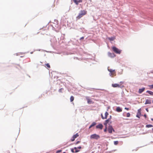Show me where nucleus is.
<instances>
[{
	"label": "nucleus",
	"instance_id": "f257e3e1",
	"mask_svg": "<svg viewBox=\"0 0 153 153\" xmlns=\"http://www.w3.org/2000/svg\"><path fill=\"white\" fill-rule=\"evenodd\" d=\"M87 12L85 10H81L79 14L76 17L77 19H79L83 16L87 14Z\"/></svg>",
	"mask_w": 153,
	"mask_h": 153
},
{
	"label": "nucleus",
	"instance_id": "f03ea898",
	"mask_svg": "<svg viewBox=\"0 0 153 153\" xmlns=\"http://www.w3.org/2000/svg\"><path fill=\"white\" fill-rule=\"evenodd\" d=\"M108 70L110 72L109 75L110 76L113 77L116 75V72L114 70L108 68Z\"/></svg>",
	"mask_w": 153,
	"mask_h": 153
},
{
	"label": "nucleus",
	"instance_id": "7ed1b4c3",
	"mask_svg": "<svg viewBox=\"0 0 153 153\" xmlns=\"http://www.w3.org/2000/svg\"><path fill=\"white\" fill-rule=\"evenodd\" d=\"M100 137L99 135L95 134H92L90 137L91 139H95L96 140H98Z\"/></svg>",
	"mask_w": 153,
	"mask_h": 153
},
{
	"label": "nucleus",
	"instance_id": "20e7f679",
	"mask_svg": "<svg viewBox=\"0 0 153 153\" xmlns=\"http://www.w3.org/2000/svg\"><path fill=\"white\" fill-rule=\"evenodd\" d=\"M112 49L113 51L116 53L120 54L121 53V50H119L115 47H113Z\"/></svg>",
	"mask_w": 153,
	"mask_h": 153
},
{
	"label": "nucleus",
	"instance_id": "39448f33",
	"mask_svg": "<svg viewBox=\"0 0 153 153\" xmlns=\"http://www.w3.org/2000/svg\"><path fill=\"white\" fill-rule=\"evenodd\" d=\"M108 130V132L110 133H112V131H113L114 132V130L111 126H109Z\"/></svg>",
	"mask_w": 153,
	"mask_h": 153
},
{
	"label": "nucleus",
	"instance_id": "423d86ee",
	"mask_svg": "<svg viewBox=\"0 0 153 153\" xmlns=\"http://www.w3.org/2000/svg\"><path fill=\"white\" fill-rule=\"evenodd\" d=\"M79 136L78 133H76L74 135L71 139V141H73L75 140V138H77Z\"/></svg>",
	"mask_w": 153,
	"mask_h": 153
},
{
	"label": "nucleus",
	"instance_id": "0eeeda50",
	"mask_svg": "<svg viewBox=\"0 0 153 153\" xmlns=\"http://www.w3.org/2000/svg\"><path fill=\"white\" fill-rule=\"evenodd\" d=\"M86 98L87 101L88 103V104H91V103H93L94 102L92 101L88 97H86Z\"/></svg>",
	"mask_w": 153,
	"mask_h": 153
},
{
	"label": "nucleus",
	"instance_id": "6e6552de",
	"mask_svg": "<svg viewBox=\"0 0 153 153\" xmlns=\"http://www.w3.org/2000/svg\"><path fill=\"white\" fill-rule=\"evenodd\" d=\"M103 126L101 124H100L96 126L97 128H99L100 129H102L103 128Z\"/></svg>",
	"mask_w": 153,
	"mask_h": 153
},
{
	"label": "nucleus",
	"instance_id": "1a4fd4ad",
	"mask_svg": "<svg viewBox=\"0 0 153 153\" xmlns=\"http://www.w3.org/2000/svg\"><path fill=\"white\" fill-rule=\"evenodd\" d=\"M108 56L111 57H114L115 56V55L113 53L108 52Z\"/></svg>",
	"mask_w": 153,
	"mask_h": 153
},
{
	"label": "nucleus",
	"instance_id": "9d476101",
	"mask_svg": "<svg viewBox=\"0 0 153 153\" xmlns=\"http://www.w3.org/2000/svg\"><path fill=\"white\" fill-rule=\"evenodd\" d=\"M145 88L143 87L139 89L138 92L139 94H141L145 90Z\"/></svg>",
	"mask_w": 153,
	"mask_h": 153
},
{
	"label": "nucleus",
	"instance_id": "9b49d317",
	"mask_svg": "<svg viewBox=\"0 0 153 153\" xmlns=\"http://www.w3.org/2000/svg\"><path fill=\"white\" fill-rule=\"evenodd\" d=\"M151 100H149L148 99H146V102L145 103V105L147 104H151Z\"/></svg>",
	"mask_w": 153,
	"mask_h": 153
},
{
	"label": "nucleus",
	"instance_id": "f8f14e48",
	"mask_svg": "<svg viewBox=\"0 0 153 153\" xmlns=\"http://www.w3.org/2000/svg\"><path fill=\"white\" fill-rule=\"evenodd\" d=\"M110 121V119H109L106 120L104 123V124L105 126H107V124Z\"/></svg>",
	"mask_w": 153,
	"mask_h": 153
},
{
	"label": "nucleus",
	"instance_id": "ddd939ff",
	"mask_svg": "<svg viewBox=\"0 0 153 153\" xmlns=\"http://www.w3.org/2000/svg\"><path fill=\"white\" fill-rule=\"evenodd\" d=\"M112 86L113 87H114V88L117 87H119L120 86V85L119 84H112Z\"/></svg>",
	"mask_w": 153,
	"mask_h": 153
},
{
	"label": "nucleus",
	"instance_id": "4468645a",
	"mask_svg": "<svg viewBox=\"0 0 153 153\" xmlns=\"http://www.w3.org/2000/svg\"><path fill=\"white\" fill-rule=\"evenodd\" d=\"M116 111L118 112H120L122 111V109L119 107H117Z\"/></svg>",
	"mask_w": 153,
	"mask_h": 153
},
{
	"label": "nucleus",
	"instance_id": "2eb2a0df",
	"mask_svg": "<svg viewBox=\"0 0 153 153\" xmlns=\"http://www.w3.org/2000/svg\"><path fill=\"white\" fill-rule=\"evenodd\" d=\"M96 123L95 122H93L92 124H91V125H90V126H89V128H91V127H92L94 126H95L96 125Z\"/></svg>",
	"mask_w": 153,
	"mask_h": 153
},
{
	"label": "nucleus",
	"instance_id": "dca6fc26",
	"mask_svg": "<svg viewBox=\"0 0 153 153\" xmlns=\"http://www.w3.org/2000/svg\"><path fill=\"white\" fill-rule=\"evenodd\" d=\"M146 92L149 93L150 95L153 96V92L150 91H146Z\"/></svg>",
	"mask_w": 153,
	"mask_h": 153
},
{
	"label": "nucleus",
	"instance_id": "f3484780",
	"mask_svg": "<svg viewBox=\"0 0 153 153\" xmlns=\"http://www.w3.org/2000/svg\"><path fill=\"white\" fill-rule=\"evenodd\" d=\"M108 115V112H106L105 113V119H107V116Z\"/></svg>",
	"mask_w": 153,
	"mask_h": 153
},
{
	"label": "nucleus",
	"instance_id": "a211bd4d",
	"mask_svg": "<svg viewBox=\"0 0 153 153\" xmlns=\"http://www.w3.org/2000/svg\"><path fill=\"white\" fill-rule=\"evenodd\" d=\"M153 126L151 124H149L147 125L146 126V127L147 128H150V127H152Z\"/></svg>",
	"mask_w": 153,
	"mask_h": 153
},
{
	"label": "nucleus",
	"instance_id": "6ab92c4d",
	"mask_svg": "<svg viewBox=\"0 0 153 153\" xmlns=\"http://www.w3.org/2000/svg\"><path fill=\"white\" fill-rule=\"evenodd\" d=\"M74 1L76 5H78L79 4V2H78V0H74Z\"/></svg>",
	"mask_w": 153,
	"mask_h": 153
},
{
	"label": "nucleus",
	"instance_id": "aec40b11",
	"mask_svg": "<svg viewBox=\"0 0 153 153\" xmlns=\"http://www.w3.org/2000/svg\"><path fill=\"white\" fill-rule=\"evenodd\" d=\"M74 97L73 96H71L70 98L71 102H72L74 100Z\"/></svg>",
	"mask_w": 153,
	"mask_h": 153
},
{
	"label": "nucleus",
	"instance_id": "412c9836",
	"mask_svg": "<svg viewBox=\"0 0 153 153\" xmlns=\"http://www.w3.org/2000/svg\"><path fill=\"white\" fill-rule=\"evenodd\" d=\"M74 149L75 150V152H79V150H78V148L76 147L74 148Z\"/></svg>",
	"mask_w": 153,
	"mask_h": 153
},
{
	"label": "nucleus",
	"instance_id": "4be33fe9",
	"mask_svg": "<svg viewBox=\"0 0 153 153\" xmlns=\"http://www.w3.org/2000/svg\"><path fill=\"white\" fill-rule=\"evenodd\" d=\"M45 65L46 66L47 68H50V65L49 64H48V63L46 64H45Z\"/></svg>",
	"mask_w": 153,
	"mask_h": 153
},
{
	"label": "nucleus",
	"instance_id": "5701e85b",
	"mask_svg": "<svg viewBox=\"0 0 153 153\" xmlns=\"http://www.w3.org/2000/svg\"><path fill=\"white\" fill-rule=\"evenodd\" d=\"M119 142L117 141H114V144L115 145H116L118 144Z\"/></svg>",
	"mask_w": 153,
	"mask_h": 153
},
{
	"label": "nucleus",
	"instance_id": "b1692460",
	"mask_svg": "<svg viewBox=\"0 0 153 153\" xmlns=\"http://www.w3.org/2000/svg\"><path fill=\"white\" fill-rule=\"evenodd\" d=\"M108 39L110 41H113L114 39V38L113 37H109Z\"/></svg>",
	"mask_w": 153,
	"mask_h": 153
},
{
	"label": "nucleus",
	"instance_id": "393cba45",
	"mask_svg": "<svg viewBox=\"0 0 153 153\" xmlns=\"http://www.w3.org/2000/svg\"><path fill=\"white\" fill-rule=\"evenodd\" d=\"M140 112L138 113L137 115H136V117L139 118H140Z\"/></svg>",
	"mask_w": 153,
	"mask_h": 153
},
{
	"label": "nucleus",
	"instance_id": "a878e982",
	"mask_svg": "<svg viewBox=\"0 0 153 153\" xmlns=\"http://www.w3.org/2000/svg\"><path fill=\"white\" fill-rule=\"evenodd\" d=\"M130 116V113H127V114H126L127 117H129Z\"/></svg>",
	"mask_w": 153,
	"mask_h": 153
},
{
	"label": "nucleus",
	"instance_id": "bb28decb",
	"mask_svg": "<svg viewBox=\"0 0 153 153\" xmlns=\"http://www.w3.org/2000/svg\"><path fill=\"white\" fill-rule=\"evenodd\" d=\"M149 87L151 88H153V85H149Z\"/></svg>",
	"mask_w": 153,
	"mask_h": 153
},
{
	"label": "nucleus",
	"instance_id": "cd10ccee",
	"mask_svg": "<svg viewBox=\"0 0 153 153\" xmlns=\"http://www.w3.org/2000/svg\"><path fill=\"white\" fill-rule=\"evenodd\" d=\"M101 117L102 118V119H105V117H104L103 116V115H102V114H101Z\"/></svg>",
	"mask_w": 153,
	"mask_h": 153
},
{
	"label": "nucleus",
	"instance_id": "c85d7f7f",
	"mask_svg": "<svg viewBox=\"0 0 153 153\" xmlns=\"http://www.w3.org/2000/svg\"><path fill=\"white\" fill-rule=\"evenodd\" d=\"M62 90H63V89L62 88H61L59 89V92H62Z\"/></svg>",
	"mask_w": 153,
	"mask_h": 153
},
{
	"label": "nucleus",
	"instance_id": "c756f323",
	"mask_svg": "<svg viewBox=\"0 0 153 153\" xmlns=\"http://www.w3.org/2000/svg\"><path fill=\"white\" fill-rule=\"evenodd\" d=\"M74 149H71V152L73 153L75 152V151H74Z\"/></svg>",
	"mask_w": 153,
	"mask_h": 153
},
{
	"label": "nucleus",
	"instance_id": "7c9ffc66",
	"mask_svg": "<svg viewBox=\"0 0 153 153\" xmlns=\"http://www.w3.org/2000/svg\"><path fill=\"white\" fill-rule=\"evenodd\" d=\"M107 126H105V129L104 130V131L105 132H106L107 131Z\"/></svg>",
	"mask_w": 153,
	"mask_h": 153
},
{
	"label": "nucleus",
	"instance_id": "2f4dec72",
	"mask_svg": "<svg viewBox=\"0 0 153 153\" xmlns=\"http://www.w3.org/2000/svg\"><path fill=\"white\" fill-rule=\"evenodd\" d=\"M80 142V141H77L76 142V143H75V144H78Z\"/></svg>",
	"mask_w": 153,
	"mask_h": 153
},
{
	"label": "nucleus",
	"instance_id": "473e14b6",
	"mask_svg": "<svg viewBox=\"0 0 153 153\" xmlns=\"http://www.w3.org/2000/svg\"><path fill=\"white\" fill-rule=\"evenodd\" d=\"M84 39V37H81V38L80 39V40H82L83 39Z\"/></svg>",
	"mask_w": 153,
	"mask_h": 153
},
{
	"label": "nucleus",
	"instance_id": "72a5a7b5",
	"mask_svg": "<svg viewBox=\"0 0 153 153\" xmlns=\"http://www.w3.org/2000/svg\"><path fill=\"white\" fill-rule=\"evenodd\" d=\"M62 151L61 150H59L57 151L56 153H58V152H61Z\"/></svg>",
	"mask_w": 153,
	"mask_h": 153
},
{
	"label": "nucleus",
	"instance_id": "f704fd0d",
	"mask_svg": "<svg viewBox=\"0 0 153 153\" xmlns=\"http://www.w3.org/2000/svg\"><path fill=\"white\" fill-rule=\"evenodd\" d=\"M78 1L79 3L82 2V0H79Z\"/></svg>",
	"mask_w": 153,
	"mask_h": 153
},
{
	"label": "nucleus",
	"instance_id": "c9c22d12",
	"mask_svg": "<svg viewBox=\"0 0 153 153\" xmlns=\"http://www.w3.org/2000/svg\"><path fill=\"white\" fill-rule=\"evenodd\" d=\"M125 109L127 110H129V108H125Z\"/></svg>",
	"mask_w": 153,
	"mask_h": 153
},
{
	"label": "nucleus",
	"instance_id": "e433bc0d",
	"mask_svg": "<svg viewBox=\"0 0 153 153\" xmlns=\"http://www.w3.org/2000/svg\"><path fill=\"white\" fill-rule=\"evenodd\" d=\"M77 148L78 149H80L81 148V147L80 146H79L78 147H77Z\"/></svg>",
	"mask_w": 153,
	"mask_h": 153
},
{
	"label": "nucleus",
	"instance_id": "4c0bfd02",
	"mask_svg": "<svg viewBox=\"0 0 153 153\" xmlns=\"http://www.w3.org/2000/svg\"><path fill=\"white\" fill-rule=\"evenodd\" d=\"M144 116L146 118V114H145L144 115Z\"/></svg>",
	"mask_w": 153,
	"mask_h": 153
},
{
	"label": "nucleus",
	"instance_id": "58836bf2",
	"mask_svg": "<svg viewBox=\"0 0 153 153\" xmlns=\"http://www.w3.org/2000/svg\"><path fill=\"white\" fill-rule=\"evenodd\" d=\"M146 111H147V112H148L149 111V110L147 108H146Z\"/></svg>",
	"mask_w": 153,
	"mask_h": 153
},
{
	"label": "nucleus",
	"instance_id": "ea45409f",
	"mask_svg": "<svg viewBox=\"0 0 153 153\" xmlns=\"http://www.w3.org/2000/svg\"><path fill=\"white\" fill-rule=\"evenodd\" d=\"M63 153H66L65 152H64Z\"/></svg>",
	"mask_w": 153,
	"mask_h": 153
},
{
	"label": "nucleus",
	"instance_id": "a19ab883",
	"mask_svg": "<svg viewBox=\"0 0 153 153\" xmlns=\"http://www.w3.org/2000/svg\"><path fill=\"white\" fill-rule=\"evenodd\" d=\"M152 102L153 103V100H152Z\"/></svg>",
	"mask_w": 153,
	"mask_h": 153
}]
</instances>
